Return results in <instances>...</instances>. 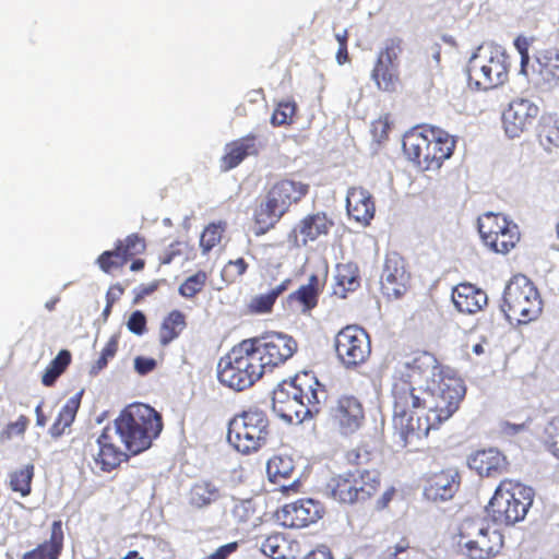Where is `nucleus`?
Returning <instances> with one entry per match:
<instances>
[{
  "mask_svg": "<svg viewBox=\"0 0 559 559\" xmlns=\"http://www.w3.org/2000/svg\"><path fill=\"white\" fill-rule=\"evenodd\" d=\"M393 427L405 448L448 420L465 395L461 379L444 373L436 357L421 353L399 362L392 377Z\"/></svg>",
  "mask_w": 559,
  "mask_h": 559,
  "instance_id": "f257e3e1",
  "label": "nucleus"
},
{
  "mask_svg": "<svg viewBox=\"0 0 559 559\" xmlns=\"http://www.w3.org/2000/svg\"><path fill=\"white\" fill-rule=\"evenodd\" d=\"M117 437L120 444L131 454H139L148 449L153 439L157 438L163 429L160 415L151 406L134 404L128 406L107 426Z\"/></svg>",
  "mask_w": 559,
  "mask_h": 559,
  "instance_id": "f03ea898",
  "label": "nucleus"
},
{
  "mask_svg": "<svg viewBox=\"0 0 559 559\" xmlns=\"http://www.w3.org/2000/svg\"><path fill=\"white\" fill-rule=\"evenodd\" d=\"M510 64L504 47L493 43L478 46L468 59L469 85L478 91L502 86L509 80Z\"/></svg>",
  "mask_w": 559,
  "mask_h": 559,
  "instance_id": "7ed1b4c3",
  "label": "nucleus"
},
{
  "mask_svg": "<svg viewBox=\"0 0 559 559\" xmlns=\"http://www.w3.org/2000/svg\"><path fill=\"white\" fill-rule=\"evenodd\" d=\"M455 140L448 132L431 128L413 131L403 139L406 157L423 170H437L453 154Z\"/></svg>",
  "mask_w": 559,
  "mask_h": 559,
  "instance_id": "20e7f679",
  "label": "nucleus"
},
{
  "mask_svg": "<svg viewBox=\"0 0 559 559\" xmlns=\"http://www.w3.org/2000/svg\"><path fill=\"white\" fill-rule=\"evenodd\" d=\"M534 500L531 487L504 479L497 487L487 507V513L500 525H513L525 519Z\"/></svg>",
  "mask_w": 559,
  "mask_h": 559,
  "instance_id": "39448f33",
  "label": "nucleus"
},
{
  "mask_svg": "<svg viewBox=\"0 0 559 559\" xmlns=\"http://www.w3.org/2000/svg\"><path fill=\"white\" fill-rule=\"evenodd\" d=\"M254 358L252 347L246 340L233 347L218 361L217 374L221 383L235 391L251 386L264 373Z\"/></svg>",
  "mask_w": 559,
  "mask_h": 559,
  "instance_id": "423d86ee",
  "label": "nucleus"
},
{
  "mask_svg": "<svg viewBox=\"0 0 559 559\" xmlns=\"http://www.w3.org/2000/svg\"><path fill=\"white\" fill-rule=\"evenodd\" d=\"M308 185L292 179L275 182L255 210L257 223L262 228L274 226L293 203H297L308 193Z\"/></svg>",
  "mask_w": 559,
  "mask_h": 559,
  "instance_id": "0eeeda50",
  "label": "nucleus"
},
{
  "mask_svg": "<svg viewBox=\"0 0 559 559\" xmlns=\"http://www.w3.org/2000/svg\"><path fill=\"white\" fill-rule=\"evenodd\" d=\"M269 436V420L258 409L243 412L233 418L228 426L227 440L239 452L249 453L261 448Z\"/></svg>",
  "mask_w": 559,
  "mask_h": 559,
  "instance_id": "6e6552de",
  "label": "nucleus"
},
{
  "mask_svg": "<svg viewBox=\"0 0 559 559\" xmlns=\"http://www.w3.org/2000/svg\"><path fill=\"white\" fill-rule=\"evenodd\" d=\"M377 471L355 469L333 477L326 486L328 493L342 503H355L370 498L378 489Z\"/></svg>",
  "mask_w": 559,
  "mask_h": 559,
  "instance_id": "1a4fd4ad",
  "label": "nucleus"
},
{
  "mask_svg": "<svg viewBox=\"0 0 559 559\" xmlns=\"http://www.w3.org/2000/svg\"><path fill=\"white\" fill-rule=\"evenodd\" d=\"M508 317L528 322L538 317L542 301L533 284L524 275L514 276L506 286L503 308Z\"/></svg>",
  "mask_w": 559,
  "mask_h": 559,
  "instance_id": "9d476101",
  "label": "nucleus"
},
{
  "mask_svg": "<svg viewBox=\"0 0 559 559\" xmlns=\"http://www.w3.org/2000/svg\"><path fill=\"white\" fill-rule=\"evenodd\" d=\"M246 341L251 345L254 359L259 361L264 373L284 364L297 350V342L284 333H271Z\"/></svg>",
  "mask_w": 559,
  "mask_h": 559,
  "instance_id": "9b49d317",
  "label": "nucleus"
},
{
  "mask_svg": "<svg viewBox=\"0 0 559 559\" xmlns=\"http://www.w3.org/2000/svg\"><path fill=\"white\" fill-rule=\"evenodd\" d=\"M335 349L337 357L346 367L362 364L371 352L369 335L359 326L348 325L337 333Z\"/></svg>",
  "mask_w": 559,
  "mask_h": 559,
  "instance_id": "f8f14e48",
  "label": "nucleus"
},
{
  "mask_svg": "<svg viewBox=\"0 0 559 559\" xmlns=\"http://www.w3.org/2000/svg\"><path fill=\"white\" fill-rule=\"evenodd\" d=\"M538 114L539 107L533 100L513 99L502 114L506 134L511 139L519 138L534 124Z\"/></svg>",
  "mask_w": 559,
  "mask_h": 559,
  "instance_id": "ddd939ff",
  "label": "nucleus"
},
{
  "mask_svg": "<svg viewBox=\"0 0 559 559\" xmlns=\"http://www.w3.org/2000/svg\"><path fill=\"white\" fill-rule=\"evenodd\" d=\"M401 52L402 41L396 38L386 40L384 48L379 52L371 75L380 90L391 91L394 88L397 81V60Z\"/></svg>",
  "mask_w": 559,
  "mask_h": 559,
  "instance_id": "4468645a",
  "label": "nucleus"
},
{
  "mask_svg": "<svg viewBox=\"0 0 559 559\" xmlns=\"http://www.w3.org/2000/svg\"><path fill=\"white\" fill-rule=\"evenodd\" d=\"M323 511L319 501L308 498L285 504L276 518L286 527L301 528L320 520Z\"/></svg>",
  "mask_w": 559,
  "mask_h": 559,
  "instance_id": "2eb2a0df",
  "label": "nucleus"
},
{
  "mask_svg": "<svg viewBox=\"0 0 559 559\" xmlns=\"http://www.w3.org/2000/svg\"><path fill=\"white\" fill-rule=\"evenodd\" d=\"M119 444L117 437L106 427L95 443L90 445L93 468L102 472L116 468L126 456Z\"/></svg>",
  "mask_w": 559,
  "mask_h": 559,
  "instance_id": "dca6fc26",
  "label": "nucleus"
},
{
  "mask_svg": "<svg viewBox=\"0 0 559 559\" xmlns=\"http://www.w3.org/2000/svg\"><path fill=\"white\" fill-rule=\"evenodd\" d=\"M332 418L343 435H350L361 426L364 409L356 397L342 396L332 408Z\"/></svg>",
  "mask_w": 559,
  "mask_h": 559,
  "instance_id": "f3484780",
  "label": "nucleus"
},
{
  "mask_svg": "<svg viewBox=\"0 0 559 559\" xmlns=\"http://www.w3.org/2000/svg\"><path fill=\"white\" fill-rule=\"evenodd\" d=\"M408 274L404 261L397 254L386 257L381 275V288L389 298H399L406 292Z\"/></svg>",
  "mask_w": 559,
  "mask_h": 559,
  "instance_id": "a211bd4d",
  "label": "nucleus"
},
{
  "mask_svg": "<svg viewBox=\"0 0 559 559\" xmlns=\"http://www.w3.org/2000/svg\"><path fill=\"white\" fill-rule=\"evenodd\" d=\"M459 488V474L447 469L430 475L424 487V495L431 501H447L453 498Z\"/></svg>",
  "mask_w": 559,
  "mask_h": 559,
  "instance_id": "6ab92c4d",
  "label": "nucleus"
},
{
  "mask_svg": "<svg viewBox=\"0 0 559 559\" xmlns=\"http://www.w3.org/2000/svg\"><path fill=\"white\" fill-rule=\"evenodd\" d=\"M539 84L546 90L559 87V49L547 48L536 53Z\"/></svg>",
  "mask_w": 559,
  "mask_h": 559,
  "instance_id": "aec40b11",
  "label": "nucleus"
},
{
  "mask_svg": "<svg viewBox=\"0 0 559 559\" xmlns=\"http://www.w3.org/2000/svg\"><path fill=\"white\" fill-rule=\"evenodd\" d=\"M346 209L349 217L367 225L374 215V204L371 194L364 188H349L346 195Z\"/></svg>",
  "mask_w": 559,
  "mask_h": 559,
  "instance_id": "412c9836",
  "label": "nucleus"
},
{
  "mask_svg": "<svg viewBox=\"0 0 559 559\" xmlns=\"http://www.w3.org/2000/svg\"><path fill=\"white\" fill-rule=\"evenodd\" d=\"M486 293L472 284H459L453 288L452 301L463 313H475L487 305Z\"/></svg>",
  "mask_w": 559,
  "mask_h": 559,
  "instance_id": "4be33fe9",
  "label": "nucleus"
},
{
  "mask_svg": "<svg viewBox=\"0 0 559 559\" xmlns=\"http://www.w3.org/2000/svg\"><path fill=\"white\" fill-rule=\"evenodd\" d=\"M474 538L466 543L469 550L475 551L479 558H488L496 555L503 544L502 535L497 530H490L483 523L476 525Z\"/></svg>",
  "mask_w": 559,
  "mask_h": 559,
  "instance_id": "5701e85b",
  "label": "nucleus"
},
{
  "mask_svg": "<svg viewBox=\"0 0 559 559\" xmlns=\"http://www.w3.org/2000/svg\"><path fill=\"white\" fill-rule=\"evenodd\" d=\"M468 465L480 476H492L506 466V457L496 449L477 451L468 457Z\"/></svg>",
  "mask_w": 559,
  "mask_h": 559,
  "instance_id": "b1692460",
  "label": "nucleus"
},
{
  "mask_svg": "<svg viewBox=\"0 0 559 559\" xmlns=\"http://www.w3.org/2000/svg\"><path fill=\"white\" fill-rule=\"evenodd\" d=\"M257 153L258 146L253 138L239 139L226 145L221 167L227 171L238 166L247 156L255 155Z\"/></svg>",
  "mask_w": 559,
  "mask_h": 559,
  "instance_id": "393cba45",
  "label": "nucleus"
},
{
  "mask_svg": "<svg viewBox=\"0 0 559 559\" xmlns=\"http://www.w3.org/2000/svg\"><path fill=\"white\" fill-rule=\"evenodd\" d=\"M332 226L333 221L325 213L318 212L304 217L295 228V231H298L304 237L302 242L306 245L308 241H314L322 235H328Z\"/></svg>",
  "mask_w": 559,
  "mask_h": 559,
  "instance_id": "a878e982",
  "label": "nucleus"
},
{
  "mask_svg": "<svg viewBox=\"0 0 559 559\" xmlns=\"http://www.w3.org/2000/svg\"><path fill=\"white\" fill-rule=\"evenodd\" d=\"M62 544V525L60 521H55L51 525L49 540L38 545L33 550L25 552L22 559H57L61 552Z\"/></svg>",
  "mask_w": 559,
  "mask_h": 559,
  "instance_id": "bb28decb",
  "label": "nucleus"
},
{
  "mask_svg": "<svg viewBox=\"0 0 559 559\" xmlns=\"http://www.w3.org/2000/svg\"><path fill=\"white\" fill-rule=\"evenodd\" d=\"M504 215L488 212L478 218V231L485 246H495L497 237L512 225Z\"/></svg>",
  "mask_w": 559,
  "mask_h": 559,
  "instance_id": "cd10ccee",
  "label": "nucleus"
},
{
  "mask_svg": "<svg viewBox=\"0 0 559 559\" xmlns=\"http://www.w3.org/2000/svg\"><path fill=\"white\" fill-rule=\"evenodd\" d=\"M81 392L70 397L60 409L57 419L50 427L49 432L53 438L60 437L66 428L70 427L73 423L76 412L80 407Z\"/></svg>",
  "mask_w": 559,
  "mask_h": 559,
  "instance_id": "c85d7f7f",
  "label": "nucleus"
},
{
  "mask_svg": "<svg viewBox=\"0 0 559 559\" xmlns=\"http://www.w3.org/2000/svg\"><path fill=\"white\" fill-rule=\"evenodd\" d=\"M221 498V489L213 483L201 480L190 490V503L197 508H204Z\"/></svg>",
  "mask_w": 559,
  "mask_h": 559,
  "instance_id": "c756f323",
  "label": "nucleus"
},
{
  "mask_svg": "<svg viewBox=\"0 0 559 559\" xmlns=\"http://www.w3.org/2000/svg\"><path fill=\"white\" fill-rule=\"evenodd\" d=\"M261 551L273 559L294 558L293 545L281 534L267 536L261 544Z\"/></svg>",
  "mask_w": 559,
  "mask_h": 559,
  "instance_id": "7c9ffc66",
  "label": "nucleus"
},
{
  "mask_svg": "<svg viewBox=\"0 0 559 559\" xmlns=\"http://www.w3.org/2000/svg\"><path fill=\"white\" fill-rule=\"evenodd\" d=\"M301 381V378H296L293 381H285L274 390L272 397L273 411L287 404L293 399L304 397V386Z\"/></svg>",
  "mask_w": 559,
  "mask_h": 559,
  "instance_id": "2f4dec72",
  "label": "nucleus"
},
{
  "mask_svg": "<svg viewBox=\"0 0 559 559\" xmlns=\"http://www.w3.org/2000/svg\"><path fill=\"white\" fill-rule=\"evenodd\" d=\"M293 471V460L286 455H274L266 464V474L272 483L280 484L282 479L288 478Z\"/></svg>",
  "mask_w": 559,
  "mask_h": 559,
  "instance_id": "473e14b6",
  "label": "nucleus"
},
{
  "mask_svg": "<svg viewBox=\"0 0 559 559\" xmlns=\"http://www.w3.org/2000/svg\"><path fill=\"white\" fill-rule=\"evenodd\" d=\"M281 418L287 423H301L309 416V409L305 406L304 397L293 399L287 404L274 411Z\"/></svg>",
  "mask_w": 559,
  "mask_h": 559,
  "instance_id": "72a5a7b5",
  "label": "nucleus"
},
{
  "mask_svg": "<svg viewBox=\"0 0 559 559\" xmlns=\"http://www.w3.org/2000/svg\"><path fill=\"white\" fill-rule=\"evenodd\" d=\"M539 140L547 150H550L551 146H559V118L554 115L543 117Z\"/></svg>",
  "mask_w": 559,
  "mask_h": 559,
  "instance_id": "f704fd0d",
  "label": "nucleus"
},
{
  "mask_svg": "<svg viewBox=\"0 0 559 559\" xmlns=\"http://www.w3.org/2000/svg\"><path fill=\"white\" fill-rule=\"evenodd\" d=\"M185 316L179 311H173L164 320L160 329V343L167 345L175 340L179 333L185 329Z\"/></svg>",
  "mask_w": 559,
  "mask_h": 559,
  "instance_id": "c9c22d12",
  "label": "nucleus"
},
{
  "mask_svg": "<svg viewBox=\"0 0 559 559\" xmlns=\"http://www.w3.org/2000/svg\"><path fill=\"white\" fill-rule=\"evenodd\" d=\"M336 285L343 292L354 290L358 285V269L353 263L338 264L336 267Z\"/></svg>",
  "mask_w": 559,
  "mask_h": 559,
  "instance_id": "e433bc0d",
  "label": "nucleus"
},
{
  "mask_svg": "<svg viewBox=\"0 0 559 559\" xmlns=\"http://www.w3.org/2000/svg\"><path fill=\"white\" fill-rule=\"evenodd\" d=\"M520 240V231L516 224H512L502 230L501 234L497 237L495 246H487L490 250L496 253L506 254L511 249L515 247V245Z\"/></svg>",
  "mask_w": 559,
  "mask_h": 559,
  "instance_id": "4c0bfd02",
  "label": "nucleus"
},
{
  "mask_svg": "<svg viewBox=\"0 0 559 559\" xmlns=\"http://www.w3.org/2000/svg\"><path fill=\"white\" fill-rule=\"evenodd\" d=\"M326 399V392L324 388L317 381L308 383L307 388H304V401L305 406L309 409V416L319 412V405Z\"/></svg>",
  "mask_w": 559,
  "mask_h": 559,
  "instance_id": "58836bf2",
  "label": "nucleus"
},
{
  "mask_svg": "<svg viewBox=\"0 0 559 559\" xmlns=\"http://www.w3.org/2000/svg\"><path fill=\"white\" fill-rule=\"evenodd\" d=\"M34 475V466L28 464L23 468L15 471L10 477V487L13 491L20 492L26 497L31 492V481Z\"/></svg>",
  "mask_w": 559,
  "mask_h": 559,
  "instance_id": "ea45409f",
  "label": "nucleus"
},
{
  "mask_svg": "<svg viewBox=\"0 0 559 559\" xmlns=\"http://www.w3.org/2000/svg\"><path fill=\"white\" fill-rule=\"evenodd\" d=\"M224 231L225 224L222 222L212 223L203 230L200 237V247L203 254L209 253L215 246L221 242Z\"/></svg>",
  "mask_w": 559,
  "mask_h": 559,
  "instance_id": "a19ab883",
  "label": "nucleus"
},
{
  "mask_svg": "<svg viewBox=\"0 0 559 559\" xmlns=\"http://www.w3.org/2000/svg\"><path fill=\"white\" fill-rule=\"evenodd\" d=\"M70 353L66 349L61 350L57 357L49 364L41 381L45 385H51L56 379L63 372L66 367L70 364Z\"/></svg>",
  "mask_w": 559,
  "mask_h": 559,
  "instance_id": "79ce46f5",
  "label": "nucleus"
},
{
  "mask_svg": "<svg viewBox=\"0 0 559 559\" xmlns=\"http://www.w3.org/2000/svg\"><path fill=\"white\" fill-rule=\"evenodd\" d=\"M126 260L127 258L122 254V242H119L115 250L103 252L97 263L104 272L109 273L114 269L121 267Z\"/></svg>",
  "mask_w": 559,
  "mask_h": 559,
  "instance_id": "37998d69",
  "label": "nucleus"
},
{
  "mask_svg": "<svg viewBox=\"0 0 559 559\" xmlns=\"http://www.w3.org/2000/svg\"><path fill=\"white\" fill-rule=\"evenodd\" d=\"M207 274L204 271H199L195 274L186 278L179 286V294L185 298H192L200 293L205 286Z\"/></svg>",
  "mask_w": 559,
  "mask_h": 559,
  "instance_id": "c03bdc74",
  "label": "nucleus"
},
{
  "mask_svg": "<svg viewBox=\"0 0 559 559\" xmlns=\"http://www.w3.org/2000/svg\"><path fill=\"white\" fill-rule=\"evenodd\" d=\"M296 112V104L293 100H282L277 104L272 117L271 123L273 126L289 124Z\"/></svg>",
  "mask_w": 559,
  "mask_h": 559,
  "instance_id": "a18cd8bd",
  "label": "nucleus"
},
{
  "mask_svg": "<svg viewBox=\"0 0 559 559\" xmlns=\"http://www.w3.org/2000/svg\"><path fill=\"white\" fill-rule=\"evenodd\" d=\"M544 443L559 459V416L551 418L544 429Z\"/></svg>",
  "mask_w": 559,
  "mask_h": 559,
  "instance_id": "49530a36",
  "label": "nucleus"
},
{
  "mask_svg": "<svg viewBox=\"0 0 559 559\" xmlns=\"http://www.w3.org/2000/svg\"><path fill=\"white\" fill-rule=\"evenodd\" d=\"M118 347V340L116 335H112L110 340L107 342L106 346L102 350V355L98 358V360L95 362V365L92 367V372L96 373L99 370H102L104 367H106L108 359L112 358L117 352Z\"/></svg>",
  "mask_w": 559,
  "mask_h": 559,
  "instance_id": "de8ad7c7",
  "label": "nucleus"
},
{
  "mask_svg": "<svg viewBox=\"0 0 559 559\" xmlns=\"http://www.w3.org/2000/svg\"><path fill=\"white\" fill-rule=\"evenodd\" d=\"M275 300L269 293L260 294L251 298L249 309L255 313H265L271 311Z\"/></svg>",
  "mask_w": 559,
  "mask_h": 559,
  "instance_id": "09e8293b",
  "label": "nucleus"
},
{
  "mask_svg": "<svg viewBox=\"0 0 559 559\" xmlns=\"http://www.w3.org/2000/svg\"><path fill=\"white\" fill-rule=\"evenodd\" d=\"M247 270V263L243 259L239 258L235 261H229L222 271V276L226 282H234L236 277L241 276Z\"/></svg>",
  "mask_w": 559,
  "mask_h": 559,
  "instance_id": "8fccbe9b",
  "label": "nucleus"
},
{
  "mask_svg": "<svg viewBox=\"0 0 559 559\" xmlns=\"http://www.w3.org/2000/svg\"><path fill=\"white\" fill-rule=\"evenodd\" d=\"M28 419L25 416H20L15 423H11L1 432L0 438L2 441L12 439L14 435H23L27 428Z\"/></svg>",
  "mask_w": 559,
  "mask_h": 559,
  "instance_id": "3c124183",
  "label": "nucleus"
},
{
  "mask_svg": "<svg viewBox=\"0 0 559 559\" xmlns=\"http://www.w3.org/2000/svg\"><path fill=\"white\" fill-rule=\"evenodd\" d=\"M253 510L250 500L235 501L231 515L237 522H246L251 516Z\"/></svg>",
  "mask_w": 559,
  "mask_h": 559,
  "instance_id": "603ef678",
  "label": "nucleus"
},
{
  "mask_svg": "<svg viewBox=\"0 0 559 559\" xmlns=\"http://www.w3.org/2000/svg\"><path fill=\"white\" fill-rule=\"evenodd\" d=\"M145 325H146V318L143 314V312L140 310L132 312L127 322V326H128L129 331L136 335H142L144 333Z\"/></svg>",
  "mask_w": 559,
  "mask_h": 559,
  "instance_id": "864d4df0",
  "label": "nucleus"
},
{
  "mask_svg": "<svg viewBox=\"0 0 559 559\" xmlns=\"http://www.w3.org/2000/svg\"><path fill=\"white\" fill-rule=\"evenodd\" d=\"M296 297L309 309L317 302V290L311 284L305 285L296 292Z\"/></svg>",
  "mask_w": 559,
  "mask_h": 559,
  "instance_id": "5fc2aeb1",
  "label": "nucleus"
},
{
  "mask_svg": "<svg viewBox=\"0 0 559 559\" xmlns=\"http://www.w3.org/2000/svg\"><path fill=\"white\" fill-rule=\"evenodd\" d=\"M514 46L516 47L520 56H521V67H520V73L527 76V67L530 63V56H528V49H527V43L525 39L516 38L514 41Z\"/></svg>",
  "mask_w": 559,
  "mask_h": 559,
  "instance_id": "6e6d98bb",
  "label": "nucleus"
},
{
  "mask_svg": "<svg viewBox=\"0 0 559 559\" xmlns=\"http://www.w3.org/2000/svg\"><path fill=\"white\" fill-rule=\"evenodd\" d=\"M143 249L144 245L136 235L128 236L124 245L122 243V254L126 258L128 254L133 255L140 253Z\"/></svg>",
  "mask_w": 559,
  "mask_h": 559,
  "instance_id": "4d7b16f0",
  "label": "nucleus"
},
{
  "mask_svg": "<svg viewBox=\"0 0 559 559\" xmlns=\"http://www.w3.org/2000/svg\"><path fill=\"white\" fill-rule=\"evenodd\" d=\"M156 366V361L153 358L136 357L134 359V369L140 374H146L152 371Z\"/></svg>",
  "mask_w": 559,
  "mask_h": 559,
  "instance_id": "13d9d810",
  "label": "nucleus"
},
{
  "mask_svg": "<svg viewBox=\"0 0 559 559\" xmlns=\"http://www.w3.org/2000/svg\"><path fill=\"white\" fill-rule=\"evenodd\" d=\"M408 542L402 539L394 547L388 548L385 555L389 559H400V555L408 549Z\"/></svg>",
  "mask_w": 559,
  "mask_h": 559,
  "instance_id": "bf43d9fd",
  "label": "nucleus"
},
{
  "mask_svg": "<svg viewBox=\"0 0 559 559\" xmlns=\"http://www.w3.org/2000/svg\"><path fill=\"white\" fill-rule=\"evenodd\" d=\"M236 544H227L222 547H219L215 552L209 556L207 559H225L230 552H233L236 549Z\"/></svg>",
  "mask_w": 559,
  "mask_h": 559,
  "instance_id": "052dcab7",
  "label": "nucleus"
},
{
  "mask_svg": "<svg viewBox=\"0 0 559 559\" xmlns=\"http://www.w3.org/2000/svg\"><path fill=\"white\" fill-rule=\"evenodd\" d=\"M304 559H331V555L326 548H319L308 554Z\"/></svg>",
  "mask_w": 559,
  "mask_h": 559,
  "instance_id": "680f3d73",
  "label": "nucleus"
},
{
  "mask_svg": "<svg viewBox=\"0 0 559 559\" xmlns=\"http://www.w3.org/2000/svg\"><path fill=\"white\" fill-rule=\"evenodd\" d=\"M347 36H348L347 29H343L342 33L335 34V39L340 44V52H344L345 57L347 56V46H346Z\"/></svg>",
  "mask_w": 559,
  "mask_h": 559,
  "instance_id": "e2e57ef3",
  "label": "nucleus"
},
{
  "mask_svg": "<svg viewBox=\"0 0 559 559\" xmlns=\"http://www.w3.org/2000/svg\"><path fill=\"white\" fill-rule=\"evenodd\" d=\"M290 283L289 280H285L283 281L281 284L276 285L275 287H273L269 294L272 295L273 299L276 300V298L284 292L287 289V285Z\"/></svg>",
  "mask_w": 559,
  "mask_h": 559,
  "instance_id": "0e129e2a",
  "label": "nucleus"
},
{
  "mask_svg": "<svg viewBox=\"0 0 559 559\" xmlns=\"http://www.w3.org/2000/svg\"><path fill=\"white\" fill-rule=\"evenodd\" d=\"M35 414H36V425L39 426V427H44L46 425V423H47V419H46L45 415L41 412V403H39L36 406Z\"/></svg>",
  "mask_w": 559,
  "mask_h": 559,
  "instance_id": "69168bd1",
  "label": "nucleus"
},
{
  "mask_svg": "<svg viewBox=\"0 0 559 559\" xmlns=\"http://www.w3.org/2000/svg\"><path fill=\"white\" fill-rule=\"evenodd\" d=\"M524 428L523 425H511L507 424L504 427V432L507 433H516L518 431L522 430Z\"/></svg>",
  "mask_w": 559,
  "mask_h": 559,
  "instance_id": "338daca9",
  "label": "nucleus"
},
{
  "mask_svg": "<svg viewBox=\"0 0 559 559\" xmlns=\"http://www.w3.org/2000/svg\"><path fill=\"white\" fill-rule=\"evenodd\" d=\"M121 559H144V558L139 554V551L131 550V551L127 552Z\"/></svg>",
  "mask_w": 559,
  "mask_h": 559,
  "instance_id": "774afa93",
  "label": "nucleus"
}]
</instances>
